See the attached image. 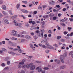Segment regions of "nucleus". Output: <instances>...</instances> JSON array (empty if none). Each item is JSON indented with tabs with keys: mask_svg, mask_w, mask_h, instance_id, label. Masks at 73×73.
Masks as SVG:
<instances>
[{
	"mask_svg": "<svg viewBox=\"0 0 73 73\" xmlns=\"http://www.w3.org/2000/svg\"><path fill=\"white\" fill-rule=\"evenodd\" d=\"M25 38L26 39H32V37L29 35H26L25 36Z\"/></svg>",
	"mask_w": 73,
	"mask_h": 73,
	"instance_id": "423d86ee",
	"label": "nucleus"
},
{
	"mask_svg": "<svg viewBox=\"0 0 73 73\" xmlns=\"http://www.w3.org/2000/svg\"><path fill=\"white\" fill-rule=\"evenodd\" d=\"M69 20L70 21H73V19L72 18H70Z\"/></svg>",
	"mask_w": 73,
	"mask_h": 73,
	"instance_id": "e433bc0d",
	"label": "nucleus"
},
{
	"mask_svg": "<svg viewBox=\"0 0 73 73\" xmlns=\"http://www.w3.org/2000/svg\"><path fill=\"white\" fill-rule=\"evenodd\" d=\"M70 4L71 5H73V1H72L70 3Z\"/></svg>",
	"mask_w": 73,
	"mask_h": 73,
	"instance_id": "774afa93",
	"label": "nucleus"
},
{
	"mask_svg": "<svg viewBox=\"0 0 73 73\" xmlns=\"http://www.w3.org/2000/svg\"><path fill=\"white\" fill-rule=\"evenodd\" d=\"M47 41V40L45 38H44L42 40V42H46V41Z\"/></svg>",
	"mask_w": 73,
	"mask_h": 73,
	"instance_id": "b1692460",
	"label": "nucleus"
},
{
	"mask_svg": "<svg viewBox=\"0 0 73 73\" xmlns=\"http://www.w3.org/2000/svg\"><path fill=\"white\" fill-rule=\"evenodd\" d=\"M53 20H56V19H57V17H53Z\"/></svg>",
	"mask_w": 73,
	"mask_h": 73,
	"instance_id": "79ce46f5",
	"label": "nucleus"
},
{
	"mask_svg": "<svg viewBox=\"0 0 73 73\" xmlns=\"http://www.w3.org/2000/svg\"><path fill=\"white\" fill-rule=\"evenodd\" d=\"M3 1L2 0H0V4H3Z\"/></svg>",
	"mask_w": 73,
	"mask_h": 73,
	"instance_id": "37998d69",
	"label": "nucleus"
},
{
	"mask_svg": "<svg viewBox=\"0 0 73 73\" xmlns=\"http://www.w3.org/2000/svg\"><path fill=\"white\" fill-rule=\"evenodd\" d=\"M47 48L48 49H54V47L49 44L48 46H47Z\"/></svg>",
	"mask_w": 73,
	"mask_h": 73,
	"instance_id": "39448f33",
	"label": "nucleus"
},
{
	"mask_svg": "<svg viewBox=\"0 0 73 73\" xmlns=\"http://www.w3.org/2000/svg\"><path fill=\"white\" fill-rule=\"evenodd\" d=\"M9 57H7V58H6L5 59V60L7 61V60H9Z\"/></svg>",
	"mask_w": 73,
	"mask_h": 73,
	"instance_id": "a18cd8bd",
	"label": "nucleus"
},
{
	"mask_svg": "<svg viewBox=\"0 0 73 73\" xmlns=\"http://www.w3.org/2000/svg\"><path fill=\"white\" fill-rule=\"evenodd\" d=\"M31 47V48H32L33 49V45L32 44H30L29 45Z\"/></svg>",
	"mask_w": 73,
	"mask_h": 73,
	"instance_id": "c9c22d12",
	"label": "nucleus"
},
{
	"mask_svg": "<svg viewBox=\"0 0 73 73\" xmlns=\"http://www.w3.org/2000/svg\"><path fill=\"white\" fill-rule=\"evenodd\" d=\"M5 23L6 24H9V22H8V21L6 19H3Z\"/></svg>",
	"mask_w": 73,
	"mask_h": 73,
	"instance_id": "dca6fc26",
	"label": "nucleus"
},
{
	"mask_svg": "<svg viewBox=\"0 0 73 73\" xmlns=\"http://www.w3.org/2000/svg\"><path fill=\"white\" fill-rule=\"evenodd\" d=\"M61 41L62 42H64L65 41V39H62L61 40Z\"/></svg>",
	"mask_w": 73,
	"mask_h": 73,
	"instance_id": "bf43d9fd",
	"label": "nucleus"
},
{
	"mask_svg": "<svg viewBox=\"0 0 73 73\" xmlns=\"http://www.w3.org/2000/svg\"><path fill=\"white\" fill-rule=\"evenodd\" d=\"M19 7H20V4H18L16 6V7L17 9H19Z\"/></svg>",
	"mask_w": 73,
	"mask_h": 73,
	"instance_id": "a878e982",
	"label": "nucleus"
},
{
	"mask_svg": "<svg viewBox=\"0 0 73 73\" xmlns=\"http://www.w3.org/2000/svg\"><path fill=\"white\" fill-rule=\"evenodd\" d=\"M32 19H30L29 20V23L30 24H31V23H32Z\"/></svg>",
	"mask_w": 73,
	"mask_h": 73,
	"instance_id": "393cba45",
	"label": "nucleus"
},
{
	"mask_svg": "<svg viewBox=\"0 0 73 73\" xmlns=\"http://www.w3.org/2000/svg\"><path fill=\"white\" fill-rule=\"evenodd\" d=\"M61 38V36H58L57 37V39L58 40V39H60V38Z\"/></svg>",
	"mask_w": 73,
	"mask_h": 73,
	"instance_id": "72a5a7b5",
	"label": "nucleus"
},
{
	"mask_svg": "<svg viewBox=\"0 0 73 73\" xmlns=\"http://www.w3.org/2000/svg\"><path fill=\"white\" fill-rule=\"evenodd\" d=\"M53 46H55L56 47H58V46H57V44H53Z\"/></svg>",
	"mask_w": 73,
	"mask_h": 73,
	"instance_id": "2f4dec72",
	"label": "nucleus"
},
{
	"mask_svg": "<svg viewBox=\"0 0 73 73\" xmlns=\"http://www.w3.org/2000/svg\"><path fill=\"white\" fill-rule=\"evenodd\" d=\"M15 25L16 26H21L22 25L21 23H16L15 24Z\"/></svg>",
	"mask_w": 73,
	"mask_h": 73,
	"instance_id": "9d476101",
	"label": "nucleus"
},
{
	"mask_svg": "<svg viewBox=\"0 0 73 73\" xmlns=\"http://www.w3.org/2000/svg\"><path fill=\"white\" fill-rule=\"evenodd\" d=\"M1 66H5V64L3 63L1 64Z\"/></svg>",
	"mask_w": 73,
	"mask_h": 73,
	"instance_id": "ea45409f",
	"label": "nucleus"
},
{
	"mask_svg": "<svg viewBox=\"0 0 73 73\" xmlns=\"http://www.w3.org/2000/svg\"><path fill=\"white\" fill-rule=\"evenodd\" d=\"M69 56H70L72 55V58H73V51L71 52L69 54Z\"/></svg>",
	"mask_w": 73,
	"mask_h": 73,
	"instance_id": "a211bd4d",
	"label": "nucleus"
},
{
	"mask_svg": "<svg viewBox=\"0 0 73 73\" xmlns=\"http://www.w3.org/2000/svg\"><path fill=\"white\" fill-rule=\"evenodd\" d=\"M36 62H37V63H41V62L40 61H36Z\"/></svg>",
	"mask_w": 73,
	"mask_h": 73,
	"instance_id": "680f3d73",
	"label": "nucleus"
},
{
	"mask_svg": "<svg viewBox=\"0 0 73 73\" xmlns=\"http://www.w3.org/2000/svg\"><path fill=\"white\" fill-rule=\"evenodd\" d=\"M49 51L48 50H46L45 51V52L46 53H49Z\"/></svg>",
	"mask_w": 73,
	"mask_h": 73,
	"instance_id": "58836bf2",
	"label": "nucleus"
},
{
	"mask_svg": "<svg viewBox=\"0 0 73 73\" xmlns=\"http://www.w3.org/2000/svg\"><path fill=\"white\" fill-rule=\"evenodd\" d=\"M67 55L68 54H67V53H65L63 56V57L64 58V57H66V56H67Z\"/></svg>",
	"mask_w": 73,
	"mask_h": 73,
	"instance_id": "412c9836",
	"label": "nucleus"
},
{
	"mask_svg": "<svg viewBox=\"0 0 73 73\" xmlns=\"http://www.w3.org/2000/svg\"><path fill=\"white\" fill-rule=\"evenodd\" d=\"M70 27H68L67 28V29L68 31H71V29H72L71 28V27H70Z\"/></svg>",
	"mask_w": 73,
	"mask_h": 73,
	"instance_id": "c85d7f7f",
	"label": "nucleus"
},
{
	"mask_svg": "<svg viewBox=\"0 0 73 73\" xmlns=\"http://www.w3.org/2000/svg\"><path fill=\"white\" fill-rule=\"evenodd\" d=\"M4 69H9V68L7 67H6Z\"/></svg>",
	"mask_w": 73,
	"mask_h": 73,
	"instance_id": "603ef678",
	"label": "nucleus"
},
{
	"mask_svg": "<svg viewBox=\"0 0 73 73\" xmlns=\"http://www.w3.org/2000/svg\"><path fill=\"white\" fill-rule=\"evenodd\" d=\"M3 17V15L0 13V18H2Z\"/></svg>",
	"mask_w": 73,
	"mask_h": 73,
	"instance_id": "8fccbe9b",
	"label": "nucleus"
},
{
	"mask_svg": "<svg viewBox=\"0 0 73 73\" xmlns=\"http://www.w3.org/2000/svg\"><path fill=\"white\" fill-rule=\"evenodd\" d=\"M12 45L13 46H16V43H12Z\"/></svg>",
	"mask_w": 73,
	"mask_h": 73,
	"instance_id": "5701e85b",
	"label": "nucleus"
},
{
	"mask_svg": "<svg viewBox=\"0 0 73 73\" xmlns=\"http://www.w3.org/2000/svg\"><path fill=\"white\" fill-rule=\"evenodd\" d=\"M45 44L47 46H48L49 45V44L48 42L46 43Z\"/></svg>",
	"mask_w": 73,
	"mask_h": 73,
	"instance_id": "49530a36",
	"label": "nucleus"
},
{
	"mask_svg": "<svg viewBox=\"0 0 73 73\" xmlns=\"http://www.w3.org/2000/svg\"><path fill=\"white\" fill-rule=\"evenodd\" d=\"M46 7L47 6L46 5H42V7L43 8H46Z\"/></svg>",
	"mask_w": 73,
	"mask_h": 73,
	"instance_id": "4c0bfd02",
	"label": "nucleus"
},
{
	"mask_svg": "<svg viewBox=\"0 0 73 73\" xmlns=\"http://www.w3.org/2000/svg\"><path fill=\"white\" fill-rule=\"evenodd\" d=\"M55 3V2L53 0H51V2L49 3V4H51L52 5H53Z\"/></svg>",
	"mask_w": 73,
	"mask_h": 73,
	"instance_id": "ddd939ff",
	"label": "nucleus"
},
{
	"mask_svg": "<svg viewBox=\"0 0 73 73\" xmlns=\"http://www.w3.org/2000/svg\"><path fill=\"white\" fill-rule=\"evenodd\" d=\"M33 38L36 40L38 38V36L37 35H35L33 36Z\"/></svg>",
	"mask_w": 73,
	"mask_h": 73,
	"instance_id": "4be33fe9",
	"label": "nucleus"
},
{
	"mask_svg": "<svg viewBox=\"0 0 73 73\" xmlns=\"http://www.w3.org/2000/svg\"><path fill=\"white\" fill-rule=\"evenodd\" d=\"M38 9H42V7H41V6L40 5L39 6Z\"/></svg>",
	"mask_w": 73,
	"mask_h": 73,
	"instance_id": "f704fd0d",
	"label": "nucleus"
},
{
	"mask_svg": "<svg viewBox=\"0 0 73 73\" xmlns=\"http://www.w3.org/2000/svg\"><path fill=\"white\" fill-rule=\"evenodd\" d=\"M64 35H66V34H68V32H66V31H65L64 32Z\"/></svg>",
	"mask_w": 73,
	"mask_h": 73,
	"instance_id": "a19ab883",
	"label": "nucleus"
},
{
	"mask_svg": "<svg viewBox=\"0 0 73 73\" xmlns=\"http://www.w3.org/2000/svg\"><path fill=\"white\" fill-rule=\"evenodd\" d=\"M36 31L38 36H41V33H40V31L39 30H36Z\"/></svg>",
	"mask_w": 73,
	"mask_h": 73,
	"instance_id": "0eeeda50",
	"label": "nucleus"
},
{
	"mask_svg": "<svg viewBox=\"0 0 73 73\" xmlns=\"http://www.w3.org/2000/svg\"><path fill=\"white\" fill-rule=\"evenodd\" d=\"M56 7L58 8H59L60 7V6L58 5H56Z\"/></svg>",
	"mask_w": 73,
	"mask_h": 73,
	"instance_id": "5fc2aeb1",
	"label": "nucleus"
},
{
	"mask_svg": "<svg viewBox=\"0 0 73 73\" xmlns=\"http://www.w3.org/2000/svg\"><path fill=\"white\" fill-rule=\"evenodd\" d=\"M21 73H25V71L24 70H22Z\"/></svg>",
	"mask_w": 73,
	"mask_h": 73,
	"instance_id": "6e6d98bb",
	"label": "nucleus"
},
{
	"mask_svg": "<svg viewBox=\"0 0 73 73\" xmlns=\"http://www.w3.org/2000/svg\"><path fill=\"white\" fill-rule=\"evenodd\" d=\"M2 13L3 14V15H8L7 13H6V12L4 11H3Z\"/></svg>",
	"mask_w": 73,
	"mask_h": 73,
	"instance_id": "f3484780",
	"label": "nucleus"
},
{
	"mask_svg": "<svg viewBox=\"0 0 73 73\" xmlns=\"http://www.w3.org/2000/svg\"><path fill=\"white\" fill-rule=\"evenodd\" d=\"M44 70H48L49 69V68L48 67H44L43 68Z\"/></svg>",
	"mask_w": 73,
	"mask_h": 73,
	"instance_id": "c756f323",
	"label": "nucleus"
},
{
	"mask_svg": "<svg viewBox=\"0 0 73 73\" xmlns=\"http://www.w3.org/2000/svg\"><path fill=\"white\" fill-rule=\"evenodd\" d=\"M35 68L36 67L35 66L33 65L32 67H31V70H34Z\"/></svg>",
	"mask_w": 73,
	"mask_h": 73,
	"instance_id": "4468645a",
	"label": "nucleus"
},
{
	"mask_svg": "<svg viewBox=\"0 0 73 73\" xmlns=\"http://www.w3.org/2000/svg\"><path fill=\"white\" fill-rule=\"evenodd\" d=\"M24 64V62H19V64L18 65V68H21L22 67V65H23Z\"/></svg>",
	"mask_w": 73,
	"mask_h": 73,
	"instance_id": "f03ea898",
	"label": "nucleus"
},
{
	"mask_svg": "<svg viewBox=\"0 0 73 73\" xmlns=\"http://www.w3.org/2000/svg\"><path fill=\"white\" fill-rule=\"evenodd\" d=\"M22 3H24V4H27L28 3V2L26 1H23Z\"/></svg>",
	"mask_w": 73,
	"mask_h": 73,
	"instance_id": "cd10ccee",
	"label": "nucleus"
},
{
	"mask_svg": "<svg viewBox=\"0 0 73 73\" xmlns=\"http://www.w3.org/2000/svg\"><path fill=\"white\" fill-rule=\"evenodd\" d=\"M32 24L33 25V26H36L37 25V24H36V22L34 21L32 22Z\"/></svg>",
	"mask_w": 73,
	"mask_h": 73,
	"instance_id": "f8f14e48",
	"label": "nucleus"
},
{
	"mask_svg": "<svg viewBox=\"0 0 73 73\" xmlns=\"http://www.w3.org/2000/svg\"><path fill=\"white\" fill-rule=\"evenodd\" d=\"M57 62V64H60V60H58Z\"/></svg>",
	"mask_w": 73,
	"mask_h": 73,
	"instance_id": "0e129e2a",
	"label": "nucleus"
},
{
	"mask_svg": "<svg viewBox=\"0 0 73 73\" xmlns=\"http://www.w3.org/2000/svg\"><path fill=\"white\" fill-rule=\"evenodd\" d=\"M11 39L12 40H17V38L13 37L11 38Z\"/></svg>",
	"mask_w": 73,
	"mask_h": 73,
	"instance_id": "6ab92c4d",
	"label": "nucleus"
},
{
	"mask_svg": "<svg viewBox=\"0 0 73 73\" xmlns=\"http://www.w3.org/2000/svg\"><path fill=\"white\" fill-rule=\"evenodd\" d=\"M41 72V73H45L46 71L45 70H43V71H42Z\"/></svg>",
	"mask_w": 73,
	"mask_h": 73,
	"instance_id": "338daca9",
	"label": "nucleus"
},
{
	"mask_svg": "<svg viewBox=\"0 0 73 73\" xmlns=\"http://www.w3.org/2000/svg\"><path fill=\"white\" fill-rule=\"evenodd\" d=\"M38 70V72L39 73H41L42 72V69L41 68H40L39 67H38L36 69V70Z\"/></svg>",
	"mask_w": 73,
	"mask_h": 73,
	"instance_id": "20e7f679",
	"label": "nucleus"
},
{
	"mask_svg": "<svg viewBox=\"0 0 73 73\" xmlns=\"http://www.w3.org/2000/svg\"><path fill=\"white\" fill-rule=\"evenodd\" d=\"M8 12L11 15H13V13H12V12L11 11L9 10Z\"/></svg>",
	"mask_w": 73,
	"mask_h": 73,
	"instance_id": "aec40b11",
	"label": "nucleus"
},
{
	"mask_svg": "<svg viewBox=\"0 0 73 73\" xmlns=\"http://www.w3.org/2000/svg\"><path fill=\"white\" fill-rule=\"evenodd\" d=\"M21 11L23 12L24 13H28V11L25 10H21Z\"/></svg>",
	"mask_w": 73,
	"mask_h": 73,
	"instance_id": "6e6552de",
	"label": "nucleus"
},
{
	"mask_svg": "<svg viewBox=\"0 0 73 73\" xmlns=\"http://www.w3.org/2000/svg\"><path fill=\"white\" fill-rule=\"evenodd\" d=\"M1 8L3 9V10H6V9H7V7L5 5H2Z\"/></svg>",
	"mask_w": 73,
	"mask_h": 73,
	"instance_id": "1a4fd4ad",
	"label": "nucleus"
},
{
	"mask_svg": "<svg viewBox=\"0 0 73 73\" xmlns=\"http://www.w3.org/2000/svg\"><path fill=\"white\" fill-rule=\"evenodd\" d=\"M22 67L23 68H25L26 67V65L25 64H23L22 65Z\"/></svg>",
	"mask_w": 73,
	"mask_h": 73,
	"instance_id": "473e14b6",
	"label": "nucleus"
},
{
	"mask_svg": "<svg viewBox=\"0 0 73 73\" xmlns=\"http://www.w3.org/2000/svg\"><path fill=\"white\" fill-rule=\"evenodd\" d=\"M63 57H64V56L63 55H62L60 56V60L61 62L63 64H64V60H63V59H64V58Z\"/></svg>",
	"mask_w": 73,
	"mask_h": 73,
	"instance_id": "7ed1b4c3",
	"label": "nucleus"
},
{
	"mask_svg": "<svg viewBox=\"0 0 73 73\" xmlns=\"http://www.w3.org/2000/svg\"><path fill=\"white\" fill-rule=\"evenodd\" d=\"M19 50V53H21V49L20 48L19 50Z\"/></svg>",
	"mask_w": 73,
	"mask_h": 73,
	"instance_id": "3c124183",
	"label": "nucleus"
},
{
	"mask_svg": "<svg viewBox=\"0 0 73 73\" xmlns=\"http://www.w3.org/2000/svg\"><path fill=\"white\" fill-rule=\"evenodd\" d=\"M73 35V32H72L70 34V36L72 37Z\"/></svg>",
	"mask_w": 73,
	"mask_h": 73,
	"instance_id": "13d9d810",
	"label": "nucleus"
},
{
	"mask_svg": "<svg viewBox=\"0 0 73 73\" xmlns=\"http://www.w3.org/2000/svg\"><path fill=\"white\" fill-rule=\"evenodd\" d=\"M2 50L3 51H5L6 50V49H5V48H3L2 49Z\"/></svg>",
	"mask_w": 73,
	"mask_h": 73,
	"instance_id": "864d4df0",
	"label": "nucleus"
},
{
	"mask_svg": "<svg viewBox=\"0 0 73 73\" xmlns=\"http://www.w3.org/2000/svg\"><path fill=\"white\" fill-rule=\"evenodd\" d=\"M7 65H9V64H10V61H7Z\"/></svg>",
	"mask_w": 73,
	"mask_h": 73,
	"instance_id": "09e8293b",
	"label": "nucleus"
},
{
	"mask_svg": "<svg viewBox=\"0 0 73 73\" xmlns=\"http://www.w3.org/2000/svg\"><path fill=\"white\" fill-rule=\"evenodd\" d=\"M30 34L31 36H34V33H31Z\"/></svg>",
	"mask_w": 73,
	"mask_h": 73,
	"instance_id": "052dcab7",
	"label": "nucleus"
},
{
	"mask_svg": "<svg viewBox=\"0 0 73 73\" xmlns=\"http://www.w3.org/2000/svg\"><path fill=\"white\" fill-rule=\"evenodd\" d=\"M37 13V11H34L33 12V13H34V14H36Z\"/></svg>",
	"mask_w": 73,
	"mask_h": 73,
	"instance_id": "69168bd1",
	"label": "nucleus"
},
{
	"mask_svg": "<svg viewBox=\"0 0 73 73\" xmlns=\"http://www.w3.org/2000/svg\"><path fill=\"white\" fill-rule=\"evenodd\" d=\"M48 33H52V31H51V30H50L48 31Z\"/></svg>",
	"mask_w": 73,
	"mask_h": 73,
	"instance_id": "e2e57ef3",
	"label": "nucleus"
},
{
	"mask_svg": "<svg viewBox=\"0 0 73 73\" xmlns=\"http://www.w3.org/2000/svg\"><path fill=\"white\" fill-rule=\"evenodd\" d=\"M63 11H64V12H65V11H66V8H64L62 9Z\"/></svg>",
	"mask_w": 73,
	"mask_h": 73,
	"instance_id": "4d7b16f0",
	"label": "nucleus"
},
{
	"mask_svg": "<svg viewBox=\"0 0 73 73\" xmlns=\"http://www.w3.org/2000/svg\"><path fill=\"white\" fill-rule=\"evenodd\" d=\"M60 24L62 26H63V27H64V26H65V24H64V23H60Z\"/></svg>",
	"mask_w": 73,
	"mask_h": 73,
	"instance_id": "bb28decb",
	"label": "nucleus"
},
{
	"mask_svg": "<svg viewBox=\"0 0 73 73\" xmlns=\"http://www.w3.org/2000/svg\"><path fill=\"white\" fill-rule=\"evenodd\" d=\"M66 20L64 19H62L61 20H60V22H64L65 21H66Z\"/></svg>",
	"mask_w": 73,
	"mask_h": 73,
	"instance_id": "7c9ffc66",
	"label": "nucleus"
},
{
	"mask_svg": "<svg viewBox=\"0 0 73 73\" xmlns=\"http://www.w3.org/2000/svg\"><path fill=\"white\" fill-rule=\"evenodd\" d=\"M11 34V35L14 36H17V34L14 32H12Z\"/></svg>",
	"mask_w": 73,
	"mask_h": 73,
	"instance_id": "9b49d317",
	"label": "nucleus"
},
{
	"mask_svg": "<svg viewBox=\"0 0 73 73\" xmlns=\"http://www.w3.org/2000/svg\"><path fill=\"white\" fill-rule=\"evenodd\" d=\"M66 67V66L65 65H64L60 66V69H64V68H65Z\"/></svg>",
	"mask_w": 73,
	"mask_h": 73,
	"instance_id": "2eb2a0df",
	"label": "nucleus"
},
{
	"mask_svg": "<svg viewBox=\"0 0 73 73\" xmlns=\"http://www.w3.org/2000/svg\"><path fill=\"white\" fill-rule=\"evenodd\" d=\"M11 54L12 55H13V56H14V55H15V54H16V53H14L13 52H12Z\"/></svg>",
	"mask_w": 73,
	"mask_h": 73,
	"instance_id": "c03bdc74",
	"label": "nucleus"
},
{
	"mask_svg": "<svg viewBox=\"0 0 73 73\" xmlns=\"http://www.w3.org/2000/svg\"><path fill=\"white\" fill-rule=\"evenodd\" d=\"M42 46V48H46V46L44 45H43Z\"/></svg>",
	"mask_w": 73,
	"mask_h": 73,
	"instance_id": "de8ad7c7",
	"label": "nucleus"
},
{
	"mask_svg": "<svg viewBox=\"0 0 73 73\" xmlns=\"http://www.w3.org/2000/svg\"><path fill=\"white\" fill-rule=\"evenodd\" d=\"M33 65V64L32 63H30L29 64H27L26 65V67L27 68H31Z\"/></svg>",
	"mask_w": 73,
	"mask_h": 73,
	"instance_id": "f257e3e1",
	"label": "nucleus"
}]
</instances>
